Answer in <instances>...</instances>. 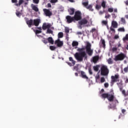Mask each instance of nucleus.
I'll return each instance as SVG.
<instances>
[{
    "instance_id": "61",
    "label": "nucleus",
    "mask_w": 128,
    "mask_h": 128,
    "mask_svg": "<svg viewBox=\"0 0 128 128\" xmlns=\"http://www.w3.org/2000/svg\"><path fill=\"white\" fill-rule=\"evenodd\" d=\"M114 38H115V39H118V38H119V36H114Z\"/></svg>"
},
{
    "instance_id": "16",
    "label": "nucleus",
    "mask_w": 128,
    "mask_h": 128,
    "mask_svg": "<svg viewBox=\"0 0 128 128\" xmlns=\"http://www.w3.org/2000/svg\"><path fill=\"white\" fill-rule=\"evenodd\" d=\"M88 23V20L86 18H84L83 19H81V20H80V26L86 24Z\"/></svg>"
},
{
    "instance_id": "1",
    "label": "nucleus",
    "mask_w": 128,
    "mask_h": 128,
    "mask_svg": "<svg viewBox=\"0 0 128 128\" xmlns=\"http://www.w3.org/2000/svg\"><path fill=\"white\" fill-rule=\"evenodd\" d=\"M66 22L68 24L74 22L75 21H78L80 20V12L77 11L75 12L74 16H66Z\"/></svg>"
},
{
    "instance_id": "37",
    "label": "nucleus",
    "mask_w": 128,
    "mask_h": 128,
    "mask_svg": "<svg viewBox=\"0 0 128 128\" xmlns=\"http://www.w3.org/2000/svg\"><path fill=\"white\" fill-rule=\"evenodd\" d=\"M101 8V6L100 5H98V4H96V9L97 10H100Z\"/></svg>"
},
{
    "instance_id": "28",
    "label": "nucleus",
    "mask_w": 128,
    "mask_h": 128,
    "mask_svg": "<svg viewBox=\"0 0 128 128\" xmlns=\"http://www.w3.org/2000/svg\"><path fill=\"white\" fill-rule=\"evenodd\" d=\"M58 38H62L64 37V33L62 32H60L58 34Z\"/></svg>"
},
{
    "instance_id": "25",
    "label": "nucleus",
    "mask_w": 128,
    "mask_h": 128,
    "mask_svg": "<svg viewBox=\"0 0 128 128\" xmlns=\"http://www.w3.org/2000/svg\"><path fill=\"white\" fill-rule=\"evenodd\" d=\"M100 42H101V44L102 46H103V48H106V41H104V39H101V40H100Z\"/></svg>"
},
{
    "instance_id": "15",
    "label": "nucleus",
    "mask_w": 128,
    "mask_h": 128,
    "mask_svg": "<svg viewBox=\"0 0 128 128\" xmlns=\"http://www.w3.org/2000/svg\"><path fill=\"white\" fill-rule=\"evenodd\" d=\"M114 96L113 94H110V95L107 98L108 100L110 102H112L114 101Z\"/></svg>"
},
{
    "instance_id": "62",
    "label": "nucleus",
    "mask_w": 128,
    "mask_h": 128,
    "mask_svg": "<svg viewBox=\"0 0 128 128\" xmlns=\"http://www.w3.org/2000/svg\"><path fill=\"white\" fill-rule=\"evenodd\" d=\"M121 47H122V44L119 43L118 44V48H121Z\"/></svg>"
},
{
    "instance_id": "11",
    "label": "nucleus",
    "mask_w": 128,
    "mask_h": 128,
    "mask_svg": "<svg viewBox=\"0 0 128 128\" xmlns=\"http://www.w3.org/2000/svg\"><path fill=\"white\" fill-rule=\"evenodd\" d=\"M54 44H57V46L58 48H61L64 46V42L60 41L59 39L55 41Z\"/></svg>"
},
{
    "instance_id": "21",
    "label": "nucleus",
    "mask_w": 128,
    "mask_h": 128,
    "mask_svg": "<svg viewBox=\"0 0 128 128\" xmlns=\"http://www.w3.org/2000/svg\"><path fill=\"white\" fill-rule=\"evenodd\" d=\"M48 42L51 44H54V40L52 37H48L47 39Z\"/></svg>"
},
{
    "instance_id": "59",
    "label": "nucleus",
    "mask_w": 128,
    "mask_h": 128,
    "mask_svg": "<svg viewBox=\"0 0 128 128\" xmlns=\"http://www.w3.org/2000/svg\"><path fill=\"white\" fill-rule=\"evenodd\" d=\"M71 3H74L75 2L74 0H67Z\"/></svg>"
},
{
    "instance_id": "53",
    "label": "nucleus",
    "mask_w": 128,
    "mask_h": 128,
    "mask_svg": "<svg viewBox=\"0 0 128 128\" xmlns=\"http://www.w3.org/2000/svg\"><path fill=\"white\" fill-rule=\"evenodd\" d=\"M124 72L126 73L128 72V66L124 68Z\"/></svg>"
},
{
    "instance_id": "26",
    "label": "nucleus",
    "mask_w": 128,
    "mask_h": 128,
    "mask_svg": "<svg viewBox=\"0 0 128 128\" xmlns=\"http://www.w3.org/2000/svg\"><path fill=\"white\" fill-rule=\"evenodd\" d=\"M79 66H80L79 64H77L76 65L74 68V70L78 72V70H79Z\"/></svg>"
},
{
    "instance_id": "38",
    "label": "nucleus",
    "mask_w": 128,
    "mask_h": 128,
    "mask_svg": "<svg viewBox=\"0 0 128 128\" xmlns=\"http://www.w3.org/2000/svg\"><path fill=\"white\" fill-rule=\"evenodd\" d=\"M49 48L51 50H55L56 49V47L55 46H50Z\"/></svg>"
},
{
    "instance_id": "19",
    "label": "nucleus",
    "mask_w": 128,
    "mask_h": 128,
    "mask_svg": "<svg viewBox=\"0 0 128 128\" xmlns=\"http://www.w3.org/2000/svg\"><path fill=\"white\" fill-rule=\"evenodd\" d=\"M81 75H82V78L84 79L88 80V76H86V73L83 72L81 71Z\"/></svg>"
},
{
    "instance_id": "40",
    "label": "nucleus",
    "mask_w": 128,
    "mask_h": 128,
    "mask_svg": "<svg viewBox=\"0 0 128 128\" xmlns=\"http://www.w3.org/2000/svg\"><path fill=\"white\" fill-rule=\"evenodd\" d=\"M108 64H112V58H110L109 59H108Z\"/></svg>"
},
{
    "instance_id": "32",
    "label": "nucleus",
    "mask_w": 128,
    "mask_h": 128,
    "mask_svg": "<svg viewBox=\"0 0 128 128\" xmlns=\"http://www.w3.org/2000/svg\"><path fill=\"white\" fill-rule=\"evenodd\" d=\"M46 33L49 34H53V31H52V30L48 28V29L47 30V32H46Z\"/></svg>"
},
{
    "instance_id": "2",
    "label": "nucleus",
    "mask_w": 128,
    "mask_h": 128,
    "mask_svg": "<svg viewBox=\"0 0 128 128\" xmlns=\"http://www.w3.org/2000/svg\"><path fill=\"white\" fill-rule=\"evenodd\" d=\"M100 70V74L103 76H108L110 72L108 66L105 65H101Z\"/></svg>"
},
{
    "instance_id": "50",
    "label": "nucleus",
    "mask_w": 128,
    "mask_h": 128,
    "mask_svg": "<svg viewBox=\"0 0 128 128\" xmlns=\"http://www.w3.org/2000/svg\"><path fill=\"white\" fill-rule=\"evenodd\" d=\"M16 16H17L18 17H20V16L21 14V13L20 12H16Z\"/></svg>"
},
{
    "instance_id": "5",
    "label": "nucleus",
    "mask_w": 128,
    "mask_h": 128,
    "mask_svg": "<svg viewBox=\"0 0 128 128\" xmlns=\"http://www.w3.org/2000/svg\"><path fill=\"white\" fill-rule=\"evenodd\" d=\"M126 57V56L124 54L120 53L118 55L115 56V58H114V60H116V62L118 60H124Z\"/></svg>"
},
{
    "instance_id": "31",
    "label": "nucleus",
    "mask_w": 128,
    "mask_h": 128,
    "mask_svg": "<svg viewBox=\"0 0 128 128\" xmlns=\"http://www.w3.org/2000/svg\"><path fill=\"white\" fill-rule=\"evenodd\" d=\"M118 31L120 32H125V29H124V27L120 28L118 29Z\"/></svg>"
},
{
    "instance_id": "22",
    "label": "nucleus",
    "mask_w": 128,
    "mask_h": 128,
    "mask_svg": "<svg viewBox=\"0 0 128 128\" xmlns=\"http://www.w3.org/2000/svg\"><path fill=\"white\" fill-rule=\"evenodd\" d=\"M110 94H108V93H104L102 94V97L104 98H107L108 96H110Z\"/></svg>"
},
{
    "instance_id": "27",
    "label": "nucleus",
    "mask_w": 128,
    "mask_h": 128,
    "mask_svg": "<svg viewBox=\"0 0 128 128\" xmlns=\"http://www.w3.org/2000/svg\"><path fill=\"white\" fill-rule=\"evenodd\" d=\"M106 1L103 0V2H102L101 4V6H102V8H106Z\"/></svg>"
},
{
    "instance_id": "33",
    "label": "nucleus",
    "mask_w": 128,
    "mask_h": 128,
    "mask_svg": "<svg viewBox=\"0 0 128 128\" xmlns=\"http://www.w3.org/2000/svg\"><path fill=\"white\" fill-rule=\"evenodd\" d=\"M128 40V34H126L125 37L123 38V41Z\"/></svg>"
},
{
    "instance_id": "4",
    "label": "nucleus",
    "mask_w": 128,
    "mask_h": 128,
    "mask_svg": "<svg viewBox=\"0 0 128 128\" xmlns=\"http://www.w3.org/2000/svg\"><path fill=\"white\" fill-rule=\"evenodd\" d=\"M82 4L84 6V8L89 10L90 11L93 12L94 9H92V5L89 4L88 5V0H83L82 2Z\"/></svg>"
},
{
    "instance_id": "44",
    "label": "nucleus",
    "mask_w": 128,
    "mask_h": 128,
    "mask_svg": "<svg viewBox=\"0 0 128 128\" xmlns=\"http://www.w3.org/2000/svg\"><path fill=\"white\" fill-rule=\"evenodd\" d=\"M34 4H38L40 2V0H32Z\"/></svg>"
},
{
    "instance_id": "56",
    "label": "nucleus",
    "mask_w": 128,
    "mask_h": 128,
    "mask_svg": "<svg viewBox=\"0 0 128 128\" xmlns=\"http://www.w3.org/2000/svg\"><path fill=\"white\" fill-rule=\"evenodd\" d=\"M12 4H16L18 2V0H12Z\"/></svg>"
},
{
    "instance_id": "3",
    "label": "nucleus",
    "mask_w": 128,
    "mask_h": 128,
    "mask_svg": "<svg viewBox=\"0 0 128 128\" xmlns=\"http://www.w3.org/2000/svg\"><path fill=\"white\" fill-rule=\"evenodd\" d=\"M92 44L88 42H86V52L89 56H92V54L94 53V50L91 48Z\"/></svg>"
},
{
    "instance_id": "60",
    "label": "nucleus",
    "mask_w": 128,
    "mask_h": 128,
    "mask_svg": "<svg viewBox=\"0 0 128 128\" xmlns=\"http://www.w3.org/2000/svg\"><path fill=\"white\" fill-rule=\"evenodd\" d=\"M126 112V110L124 109H122V114H124V112Z\"/></svg>"
},
{
    "instance_id": "9",
    "label": "nucleus",
    "mask_w": 128,
    "mask_h": 128,
    "mask_svg": "<svg viewBox=\"0 0 128 128\" xmlns=\"http://www.w3.org/2000/svg\"><path fill=\"white\" fill-rule=\"evenodd\" d=\"M69 60L70 62H66V64H68L72 67V66H74V65H76V61H74L72 58V57H69Z\"/></svg>"
},
{
    "instance_id": "58",
    "label": "nucleus",
    "mask_w": 128,
    "mask_h": 128,
    "mask_svg": "<svg viewBox=\"0 0 128 128\" xmlns=\"http://www.w3.org/2000/svg\"><path fill=\"white\" fill-rule=\"evenodd\" d=\"M48 8H52V4L50 3L48 4Z\"/></svg>"
},
{
    "instance_id": "55",
    "label": "nucleus",
    "mask_w": 128,
    "mask_h": 128,
    "mask_svg": "<svg viewBox=\"0 0 128 128\" xmlns=\"http://www.w3.org/2000/svg\"><path fill=\"white\" fill-rule=\"evenodd\" d=\"M88 72H89V73H90V75H92V72L91 68H89L88 69Z\"/></svg>"
},
{
    "instance_id": "41",
    "label": "nucleus",
    "mask_w": 128,
    "mask_h": 128,
    "mask_svg": "<svg viewBox=\"0 0 128 128\" xmlns=\"http://www.w3.org/2000/svg\"><path fill=\"white\" fill-rule=\"evenodd\" d=\"M106 82V79L104 78V77H102L100 78V82L103 83Z\"/></svg>"
},
{
    "instance_id": "46",
    "label": "nucleus",
    "mask_w": 128,
    "mask_h": 128,
    "mask_svg": "<svg viewBox=\"0 0 128 128\" xmlns=\"http://www.w3.org/2000/svg\"><path fill=\"white\" fill-rule=\"evenodd\" d=\"M98 60V58L97 57H94L93 58V62H96Z\"/></svg>"
},
{
    "instance_id": "48",
    "label": "nucleus",
    "mask_w": 128,
    "mask_h": 128,
    "mask_svg": "<svg viewBox=\"0 0 128 128\" xmlns=\"http://www.w3.org/2000/svg\"><path fill=\"white\" fill-rule=\"evenodd\" d=\"M112 50L113 52H116V50H118V48L116 47H114L112 49Z\"/></svg>"
},
{
    "instance_id": "36",
    "label": "nucleus",
    "mask_w": 128,
    "mask_h": 128,
    "mask_svg": "<svg viewBox=\"0 0 128 128\" xmlns=\"http://www.w3.org/2000/svg\"><path fill=\"white\" fill-rule=\"evenodd\" d=\"M93 68H94V70H95L96 72H98V66H94L93 67Z\"/></svg>"
},
{
    "instance_id": "17",
    "label": "nucleus",
    "mask_w": 128,
    "mask_h": 128,
    "mask_svg": "<svg viewBox=\"0 0 128 128\" xmlns=\"http://www.w3.org/2000/svg\"><path fill=\"white\" fill-rule=\"evenodd\" d=\"M74 10H75L74 8H70V9L68 10L69 14L70 16L74 15Z\"/></svg>"
},
{
    "instance_id": "63",
    "label": "nucleus",
    "mask_w": 128,
    "mask_h": 128,
    "mask_svg": "<svg viewBox=\"0 0 128 128\" xmlns=\"http://www.w3.org/2000/svg\"><path fill=\"white\" fill-rule=\"evenodd\" d=\"M125 4H126V6H128V1L127 0V1L125 2Z\"/></svg>"
},
{
    "instance_id": "30",
    "label": "nucleus",
    "mask_w": 128,
    "mask_h": 128,
    "mask_svg": "<svg viewBox=\"0 0 128 128\" xmlns=\"http://www.w3.org/2000/svg\"><path fill=\"white\" fill-rule=\"evenodd\" d=\"M94 32H96V34L97 33L96 29L93 28L92 30L90 31V33H92L93 36L94 35Z\"/></svg>"
},
{
    "instance_id": "47",
    "label": "nucleus",
    "mask_w": 128,
    "mask_h": 128,
    "mask_svg": "<svg viewBox=\"0 0 128 128\" xmlns=\"http://www.w3.org/2000/svg\"><path fill=\"white\" fill-rule=\"evenodd\" d=\"M58 0H50V2L52 4H55L58 2Z\"/></svg>"
},
{
    "instance_id": "18",
    "label": "nucleus",
    "mask_w": 128,
    "mask_h": 128,
    "mask_svg": "<svg viewBox=\"0 0 128 128\" xmlns=\"http://www.w3.org/2000/svg\"><path fill=\"white\" fill-rule=\"evenodd\" d=\"M31 8H32V10H34L36 12H38V8L34 4H31Z\"/></svg>"
},
{
    "instance_id": "12",
    "label": "nucleus",
    "mask_w": 128,
    "mask_h": 128,
    "mask_svg": "<svg viewBox=\"0 0 128 128\" xmlns=\"http://www.w3.org/2000/svg\"><path fill=\"white\" fill-rule=\"evenodd\" d=\"M51 26L50 24H47L46 23H44L42 24V29L44 30H46V29H49Z\"/></svg>"
},
{
    "instance_id": "64",
    "label": "nucleus",
    "mask_w": 128,
    "mask_h": 128,
    "mask_svg": "<svg viewBox=\"0 0 128 128\" xmlns=\"http://www.w3.org/2000/svg\"><path fill=\"white\" fill-rule=\"evenodd\" d=\"M126 83H128V78H126V80L125 81Z\"/></svg>"
},
{
    "instance_id": "24",
    "label": "nucleus",
    "mask_w": 128,
    "mask_h": 128,
    "mask_svg": "<svg viewBox=\"0 0 128 128\" xmlns=\"http://www.w3.org/2000/svg\"><path fill=\"white\" fill-rule=\"evenodd\" d=\"M78 46V42L76 41H72V47H75L77 46Z\"/></svg>"
},
{
    "instance_id": "39",
    "label": "nucleus",
    "mask_w": 128,
    "mask_h": 128,
    "mask_svg": "<svg viewBox=\"0 0 128 128\" xmlns=\"http://www.w3.org/2000/svg\"><path fill=\"white\" fill-rule=\"evenodd\" d=\"M64 30H65V32L66 34H68L70 32V29L67 27H66Z\"/></svg>"
},
{
    "instance_id": "7",
    "label": "nucleus",
    "mask_w": 128,
    "mask_h": 128,
    "mask_svg": "<svg viewBox=\"0 0 128 128\" xmlns=\"http://www.w3.org/2000/svg\"><path fill=\"white\" fill-rule=\"evenodd\" d=\"M77 51L78 52H76V54H74V57L75 58L76 60L78 62H80V48H78Z\"/></svg>"
},
{
    "instance_id": "20",
    "label": "nucleus",
    "mask_w": 128,
    "mask_h": 128,
    "mask_svg": "<svg viewBox=\"0 0 128 128\" xmlns=\"http://www.w3.org/2000/svg\"><path fill=\"white\" fill-rule=\"evenodd\" d=\"M112 26L114 28H118V24L116 21H112Z\"/></svg>"
},
{
    "instance_id": "8",
    "label": "nucleus",
    "mask_w": 128,
    "mask_h": 128,
    "mask_svg": "<svg viewBox=\"0 0 128 128\" xmlns=\"http://www.w3.org/2000/svg\"><path fill=\"white\" fill-rule=\"evenodd\" d=\"M43 12L46 16L50 17L52 15V12H50L49 9H43Z\"/></svg>"
},
{
    "instance_id": "43",
    "label": "nucleus",
    "mask_w": 128,
    "mask_h": 128,
    "mask_svg": "<svg viewBox=\"0 0 128 128\" xmlns=\"http://www.w3.org/2000/svg\"><path fill=\"white\" fill-rule=\"evenodd\" d=\"M42 32L41 30H36V32H35V33H36V34H38L42 33Z\"/></svg>"
},
{
    "instance_id": "35",
    "label": "nucleus",
    "mask_w": 128,
    "mask_h": 128,
    "mask_svg": "<svg viewBox=\"0 0 128 128\" xmlns=\"http://www.w3.org/2000/svg\"><path fill=\"white\" fill-rule=\"evenodd\" d=\"M100 74H97L96 75V77H95V78H96V82H98V79H100Z\"/></svg>"
},
{
    "instance_id": "10",
    "label": "nucleus",
    "mask_w": 128,
    "mask_h": 128,
    "mask_svg": "<svg viewBox=\"0 0 128 128\" xmlns=\"http://www.w3.org/2000/svg\"><path fill=\"white\" fill-rule=\"evenodd\" d=\"M88 56L86 55V52H80V62L83 60V58L86 60Z\"/></svg>"
},
{
    "instance_id": "42",
    "label": "nucleus",
    "mask_w": 128,
    "mask_h": 128,
    "mask_svg": "<svg viewBox=\"0 0 128 128\" xmlns=\"http://www.w3.org/2000/svg\"><path fill=\"white\" fill-rule=\"evenodd\" d=\"M110 30L112 32V33L115 34L116 33V30L115 29H114L112 27L110 28Z\"/></svg>"
},
{
    "instance_id": "49",
    "label": "nucleus",
    "mask_w": 128,
    "mask_h": 128,
    "mask_svg": "<svg viewBox=\"0 0 128 128\" xmlns=\"http://www.w3.org/2000/svg\"><path fill=\"white\" fill-rule=\"evenodd\" d=\"M114 11V9L112 8H108V12H112Z\"/></svg>"
},
{
    "instance_id": "13",
    "label": "nucleus",
    "mask_w": 128,
    "mask_h": 128,
    "mask_svg": "<svg viewBox=\"0 0 128 128\" xmlns=\"http://www.w3.org/2000/svg\"><path fill=\"white\" fill-rule=\"evenodd\" d=\"M26 23L29 28H31L32 26H33L34 20L30 19L26 21Z\"/></svg>"
},
{
    "instance_id": "54",
    "label": "nucleus",
    "mask_w": 128,
    "mask_h": 128,
    "mask_svg": "<svg viewBox=\"0 0 128 128\" xmlns=\"http://www.w3.org/2000/svg\"><path fill=\"white\" fill-rule=\"evenodd\" d=\"M104 88H108L109 86L108 83H104Z\"/></svg>"
},
{
    "instance_id": "57",
    "label": "nucleus",
    "mask_w": 128,
    "mask_h": 128,
    "mask_svg": "<svg viewBox=\"0 0 128 128\" xmlns=\"http://www.w3.org/2000/svg\"><path fill=\"white\" fill-rule=\"evenodd\" d=\"M110 17V14H108L107 16H105V18H109Z\"/></svg>"
},
{
    "instance_id": "23",
    "label": "nucleus",
    "mask_w": 128,
    "mask_h": 128,
    "mask_svg": "<svg viewBox=\"0 0 128 128\" xmlns=\"http://www.w3.org/2000/svg\"><path fill=\"white\" fill-rule=\"evenodd\" d=\"M24 2V0H18V4H16L15 6H21L23 3Z\"/></svg>"
},
{
    "instance_id": "51",
    "label": "nucleus",
    "mask_w": 128,
    "mask_h": 128,
    "mask_svg": "<svg viewBox=\"0 0 128 128\" xmlns=\"http://www.w3.org/2000/svg\"><path fill=\"white\" fill-rule=\"evenodd\" d=\"M86 49V47L81 48H80V52H86V51H84Z\"/></svg>"
},
{
    "instance_id": "45",
    "label": "nucleus",
    "mask_w": 128,
    "mask_h": 128,
    "mask_svg": "<svg viewBox=\"0 0 128 128\" xmlns=\"http://www.w3.org/2000/svg\"><path fill=\"white\" fill-rule=\"evenodd\" d=\"M122 94L124 95V96H127V94L126 93V91L124 90H122Z\"/></svg>"
},
{
    "instance_id": "52",
    "label": "nucleus",
    "mask_w": 128,
    "mask_h": 128,
    "mask_svg": "<svg viewBox=\"0 0 128 128\" xmlns=\"http://www.w3.org/2000/svg\"><path fill=\"white\" fill-rule=\"evenodd\" d=\"M121 22L122 24H125L126 23V20H125V19L124 18H121Z\"/></svg>"
},
{
    "instance_id": "6",
    "label": "nucleus",
    "mask_w": 128,
    "mask_h": 128,
    "mask_svg": "<svg viewBox=\"0 0 128 128\" xmlns=\"http://www.w3.org/2000/svg\"><path fill=\"white\" fill-rule=\"evenodd\" d=\"M119 78H120V76L118 74H116L114 76H111L110 84H112V85H113L114 82H119L120 81Z\"/></svg>"
},
{
    "instance_id": "34",
    "label": "nucleus",
    "mask_w": 128,
    "mask_h": 128,
    "mask_svg": "<svg viewBox=\"0 0 128 128\" xmlns=\"http://www.w3.org/2000/svg\"><path fill=\"white\" fill-rule=\"evenodd\" d=\"M102 24L104 26H108V21L106 20H103L102 22Z\"/></svg>"
},
{
    "instance_id": "29",
    "label": "nucleus",
    "mask_w": 128,
    "mask_h": 128,
    "mask_svg": "<svg viewBox=\"0 0 128 128\" xmlns=\"http://www.w3.org/2000/svg\"><path fill=\"white\" fill-rule=\"evenodd\" d=\"M42 42L44 43L45 44H46L48 43V39L46 38H43V40H42Z\"/></svg>"
},
{
    "instance_id": "14",
    "label": "nucleus",
    "mask_w": 128,
    "mask_h": 128,
    "mask_svg": "<svg viewBox=\"0 0 128 128\" xmlns=\"http://www.w3.org/2000/svg\"><path fill=\"white\" fill-rule=\"evenodd\" d=\"M40 23V19H34L33 26H38Z\"/></svg>"
}]
</instances>
